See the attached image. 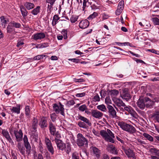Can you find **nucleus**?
<instances>
[{
    "label": "nucleus",
    "mask_w": 159,
    "mask_h": 159,
    "mask_svg": "<svg viewBox=\"0 0 159 159\" xmlns=\"http://www.w3.org/2000/svg\"><path fill=\"white\" fill-rule=\"evenodd\" d=\"M154 102L147 97H140L137 102V106L140 109L143 110L146 107H150L154 104Z\"/></svg>",
    "instance_id": "obj_1"
},
{
    "label": "nucleus",
    "mask_w": 159,
    "mask_h": 159,
    "mask_svg": "<svg viewBox=\"0 0 159 159\" xmlns=\"http://www.w3.org/2000/svg\"><path fill=\"white\" fill-rule=\"evenodd\" d=\"M91 149L93 152V155L95 159H99L101 157V151L95 147H92Z\"/></svg>",
    "instance_id": "obj_11"
},
{
    "label": "nucleus",
    "mask_w": 159,
    "mask_h": 159,
    "mask_svg": "<svg viewBox=\"0 0 159 159\" xmlns=\"http://www.w3.org/2000/svg\"><path fill=\"white\" fill-rule=\"evenodd\" d=\"M152 20L155 25H159V19L155 17L152 18Z\"/></svg>",
    "instance_id": "obj_46"
},
{
    "label": "nucleus",
    "mask_w": 159,
    "mask_h": 159,
    "mask_svg": "<svg viewBox=\"0 0 159 159\" xmlns=\"http://www.w3.org/2000/svg\"><path fill=\"white\" fill-rule=\"evenodd\" d=\"M53 110L57 114L59 113L62 116H65L64 109L63 107V105H62L60 102L59 103V105L57 104H53Z\"/></svg>",
    "instance_id": "obj_5"
},
{
    "label": "nucleus",
    "mask_w": 159,
    "mask_h": 159,
    "mask_svg": "<svg viewBox=\"0 0 159 159\" xmlns=\"http://www.w3.org/2000/svg\"><path fill=\"white\" fill-rule=\"evenodd\" d=\"M64 150L68 154L71 151V145L69 143H68L65 144Z\"/></svg>",
    "instance_id": "obj_26"
},
{
    "label": "nucleus",
    "mask_w": 159,
    "mask_h": 159,
    "mask_svg": "<svg viewBox=\"0 0 159 159\" xmlns=\"http://www.w3.org/2000/svg\"><path fill=\"white\" fill-rule=\"evenodd\" d=\"M30 113V107L28 106H27L25 107V114L27 116L29 117Z\"/></svg>",
    "instance_id": "obj_39"
},
{
    "label": "nucleus",
    "mask_w": 159,
    "mask_h": 159,
    "mask_svg": "<svg viewBox=\"0 0 159 159\" xmlns=\"http://www.w3.org/2000/svg\"><path fill=\"white\" fill-rule=\"evenodd\" d=\"M143 135L149 141H153V138L148 134L144 133L143 134Z\"/></svg>",
    "instance_id": "obj_35"
},
{
    "label": "nucleus",
    "mask_w": 159,
    "mask_h": 159,
    "mask_svg": "<svg viewBox=\"0 0 159 159\" xmlns=\"http://www.w3.org/2000/svg\"><path fill=\"white\" fill-rule=\"evenodd\" d=\"M60 18L57 15H55L53 17L52 25L53 26H55L57 23V21Z\"/></svg>",
    "instance_id": "obj_31"
},
{
    "label": "nucleus",
    "mask_w": 159,
    "mask_h": 159,
    "mask_svg": "<svg viewBox=\"0 0 159 159\" xmlns=\"http://www.w3.org/2000/svg\"><path fill=\"white\" fill-rule=\"evenodd\" d=\"M0 18L2 26L3 28H5L7 24V20L5 19L4 17L3 16L1 17Z\"/></svg>",
    "instance_id": "obj_32"
},
{
    "label": "nucleus",
    "mask_w": 159,
    "mask_h": 159,
    "mask_svg": "<svg viewBox=\"0 0 159 159\" xmlns=\"http://www.w3.org/2000/svg\"><path fill=\"white\" fill-rule=\"evenodd\" d=\"M97 108L98 110L103 112H106L107 110V108L104 104H101L98 106Z\"/></svg>",
    "instance_id": "obj_34"
},
{
    "label": "nucleus",
    "mask_w": 159,
    "mask_h": 159,
    "mask_svg": "<svg viewBox=\"0 0 159 159\" xmlns=\"http://www.w3.org/2000/svg\"><path fill=\"white\" fill-rule=\"evenodd\" d=\"M124 151L126 155L128 157L134 158V154L133 151L129 148L125 149H124Z\"/></svg>",
    "instance_id": "obj_18"
},
{
    "label": "nucleus",
    "mask_w": 159,
    "mask_h": 159,
    "mask_svg": "<svg viewBox=\"0 0 159 159\" xmlns=\"http://www.w3.org/2000/svg\"><path fill=\"white\" fill-rule=\"evenodd\" d=\"M138 145H143L145 144L146 143L143 140H141L140 139H138L136 141Z\"/></svg>",
    "instance_id": "obj_52"
},
{
    "label": "nucleus",
    "mask_w": 159,
    "mask_h": 159,
    "mask_svg": "<svg viewBox=\"0 0 159 159\" xmlns=\"http://www.w3.org/2000/svg\"><path fill=\"white\" fill-rule=\"evenodd\" d=\"M157 150L155 148H152L150 149L149 151L152 154L154 153L156 154Z\"/></svg>",
    "instance_id": "obj_62"
},
{
    "label": "nucleus",
    "mask_w": 159,
    "mask_h": 159,
    "mask_svg": "<svg viewBox=\"0 0 159 159\" xmlns=\"http://www.w3.org/2000/svg\"><path fill=\"white\" fill-rule=\"evenodd\" d=\"M52 135L55 136V138L54 140L55 139H60L61 138V135L58 132H56L54 133V135Z\"/></svg>",
    "instance_id": "obj_43"
},
{
    "label": "nucleus",
    "mask_w": 159,
    "mask_h": 159,
    "mask_svg": "<svg viewBox=\"0 0 159 159\" xmlns=\"http://www.w3.org/2000/svg\"><path fill=\"white\" fill-rule=\"evenodd\" d=\"M2 134L5 137L7 140L8 141L9 143H13L14 142L11 138L7 130L5 129L2 130Z\"/></svg>",
    "instance_id": "obj_15"
},
{
    "label": "nucleus",
    "mask_w": 159,
    "mask_h": 159,
    "mask_svg": "<svg viewBox=\"0 0 159 159\" xmlns=\"http://www.w3.org/2000/svg\"><path fill=\"white\" fill-rule=\"evenodd\" d=\"M107 108L110 117L112 118H116L117 116L116 113L113 107L111 105H108L107 107Z\"/></svg>",
    "instance_id": "obj_10"
},
{
    "label": "nucleus",
    "mask_w": 159,
    "mask_h": 159,
    "mask_svg": "<svg viewBox=\"0 0 159 159\" xmlns=\"http://www.w3.org/2000/svg\"><path fill=\"white\" fill-rule=\"evenodd\" d=\"M91 114L93 117L98 119L101 118L103 115L102 113L97 110H92Z\"/></svg>",
    "instance_id": "obj_8"
},
{
    "label": "nucleus",
    "mask_w": 159,
    "mask_h": 159,
    "mask_svg": "<svg viewBox=\"0 0 159 159\" xmlns=\"http://www.w3.org/2000/svg\"><path fill=\"white\" fill-rule=\"evenodd\" d=\"M7 32L9 33H11L15 32V29L11 23L9 24L7 28Z\"/></svg>",
    "instance_id": "obj_28"
},
{
    "label": "nucleus",
    "mask_w": 159,
    "mask_h": 159,
    "mask_svg": "<svg viewBox=\"0 0 159 159\" xmlns=\"http://www.w3.org/2000/svg\"><path fill=\"white\" fill-rule=\"evenodd\" d=\"M75 102L73 100H71L69 101H68L67 102L66 105L68 106H70L72 105H73L75 104Z\"/></svg>",
    "instance_id": "obj_53"
},
{
    "label": "nucleus",
    "mask_w": 159,
    "mask_h": 159,
    "mask_svg": "<svg viewBox=\"0 0 159 159\" xmlns=\"http://www.w3.org/2000/svg\"><path fill=\"white\" fill-rule=\"evenodd\" d=\"M16 106V107H12L10 109L12 113H15L17 114H19L20 113V105H17Z\"/></svg>",
    "instance_id": "obj_23"
},
{
    "label": "nucleus",
    "mask_w": 159,
    "mask_h": 159,
    "mask_svg": "<svg viewBox=\"0 0 159 159\" xmlns=\"http://www.w3.org/2000/svg\"><path fill=\"white\" fill-rule=\"evenodd\" d=\"M50 117L52 120L53 122H54L55 121L57 118V115L55 113H53L51 114Z\"/></svg>",
    "instance_id": "obj_48"
},
{
    "label": "nucleus",
    "mask_w": 159,
    "mask_h": 159,
    "mask_svg": "<svg viewBox=\"0 0 159 159\" xmlns=\"http://www.w3.org/2000/svg\"><path fill=\"white\" fill-rule=\"evenodd\" d=\"M98 15V13L96 12H94L93 14L90 15L87 18L89 20H92L93 19L95 18Z\"/></svg>",
    "instance_id": "obj_36"
},
{
    "label": "nucleus",
    "mask_w": 159,
    "mask_h": 159,
    "mask_svg": "<svg viewBox=\"0 0 159 159\" xmlns=\"http://www.w3.org/2000/svg\"><path fill=\"white\" fill-rule=\"evenodd\" d=\"M47 3L48 4V10L51 11V9L52 7V6L56 0H45Z\"/></svg>",
    "instance_id": "obj_24"
},
{
    "label": "nucleus",
    "mask_w": 159,
    "mask_h": 159,
    "mask_svg": "<svg viewBox=\"0 0 159 159\" xmlns=\"http://www.w3.org/2000/svg\"><path fill=\"white\" fill-rule=\"evenodd\" d=\"M100 134L107 141L112 143L114 142L113 139L115 137L114 134L110 129H107L106 130H101L100 131Z\"/></svg>",
    "instance_id": "obj_2"
},
{
    "label": "nucleus",
    "mask_w": 159,
    "mask_h": 159,
    "mask_svg": "<svg viewBox=\"0 0 159 159\" xmlns=\"http://www.w3.org/2000/svg\"><path fill=\"white\" fill-rule=\"evenodd\" d=\"M74 80L75 82L80 83L85 81V80L83 79H76V78H74Z\"/></svg>",
    "instance_id": "obj_59"
},
{
    "label": "nucleus",
    "mask_w": 159,
    "mask_h": 159,
    "mask_svg": "<svg viewBox=\"0 0 159 159\" xmlns=\"http://www.w3.org/2000/svg\"><path fill=\"white\" fill-rule=\"evenodd\" d=\"M24 5L26 9L28 10H30L34 8V6L33 3L29 2H26Z\"/></svg>",
    "instance_id": "obj_29"
},
{
    "label": "nucleus",
    "mask_w": 159,
    "mask_h": 159,
    "mask_svg": "<svg viewBox=\"0 0 159 159\" xmlns=\"http://www.w3.org/2000/svg\"><path fill=\"white\" fill-rule=\"evenodd\" d=\"M78 19V17L77 16H72L70 19V21L72 23H75L76 22Z\"/></svg>",
    "instance_id": "obj_57"
},
{
    "label": "nucleus",
    "mask_w": 159,
    "mask_h": 159,
    "mask_svg": "<svg viewBox=\"0 0 159 159\" xmlns=\"http://www.w3.org/2000/svg\"><path fill=\"white\" fill-rule=\"evenodd\" d=\"M147 51L150 52L152 53H154L156 54H159V52L154 49H148Z\"/></svg>",
    "instance_id": "obj_58"
},
{
    "label": "nucleus",
    "mask_w": 159,
    "mask_h": 159,
    "mask_svg": "<svg viewBox=\"0 0 159 159\" xmlns=\"http://www.w3.org/2000/svg\"><path fill=\"white\" fill-rule=\"evenodd\" d=\"M25 147L26 148V153L28 155L30 153L31 146L29 142L24 143Z\"/></svg>",
    "instance_id": "obj_27"
},
{
    "label": "nucleus",
    "mask_w": 159,
    "mask_h": 159,
    "mask_svg": "<svg viewBox=\"0 0 159 159\" xmlns=\"http://www.w3.org/2000/svg\"><path fill=\"white\" fill-rule=\"evenodd\" d=\"M129 124L125 123H119L118 125L120 127L121 129L124 130L126 131L128 128L129 125Z\"/></svg>",
    "instance_id": "obj_25"
},
{
    "label": "nucleus",
    "mask_w": 159,
    "mask_h": 159,
    "mask_svg": "<svg viewBox=\"0 0 159 159\" xmlns=\"http://www.w3.org/2000/svg\"><path fill=\"white\" fill-rule=\"evenodd\" d=\"M39 125L41 128L45 129L47 127L48 125L47 118L46 117H43L40 119Z\"/></svg>",
    "instance_id": "obj_13"
},
{
    "label": "nucleus",
    "mask_w": 159,
    "mask_h": 159,
    "mask_svg": "<svg viewBox=\"0 0 159 159\" xmlns=\"http://www.w3.org/2000/svg\"><path fill=\"white\" fill-rule=\"evenodd\" d=\"M120 96L123 99L126 100V101H128L129 99L131 98V96L129 93L128 88H126L123 89Z\"/></svg>",
    "instance_id": "obj_7"
},
{
    "label": "nucleus",
    "mask_w": 159,
    "mask_h": 159,
    "mask_svg": "<svg viewBox=\"0 0 159 159\" xmlns=\"http://www.w3.org/2000/svg\"><path fill=\"white\" fill-rule=\"evenodd\" d=\"M10 133L11 134H15L17 141L19 142L22 140L23 133L21 130H19V131H18L15 128L12 127L10 129Z\"/></svg>",
    "instance_id": "obj_4"
},
{
    "label": "nucleus",
    "mask_w": 159,
    "mask_h": 159,
    "mask_svg": "<svg viewBox=\"0 0 159 159\" xmlns=\"http://www.w3.org/2000/svg\"><path fill=\"white\" fill-rule=\"evenodd\" d=\"M123 9L120 7V8L117 7V10L116 11V14L117 15H120V13L122 12Z\"/></svg>",
    "instance_id": "obj_56"
},
{
    "label": "nucleus",
    "mask_w": 159,
    "mask_h": 159,
    "mask_svg": "<svg viewBox=\"0 0 159 159\" xmlns=\"http://www.w3.org/2000/svg\"><path fill=\"white\" fill-rule=\"evenodd\" d=\"M89 0H84L83 3L82 10L83 11H85V10L88 7L87 3L88 2Z\"/></svg>",
    "instance_id": "obj_38"
},
{
    "label": "nucleus",
    "mask_w": 159,
    "mask_h": 159,
    "mask_svg": "<svg viewBox=\"0 0 159 159\" xmlns=\"http://www.w3.org/2000/svg\"><path fill=\"white\" fill-rule=\"evenodd\" d=\"M61 34L63 35L64 36V38L65 39H66L67 38V31L66 30H63L62 31Z\"/></svg>",
    "instance_id": "obj_50"
},
{
    "label": "nucleus",
    "mask_w": 159,
    "mask_h": 159,
    "mask_svg": "<svg viewBox=\"0 0 159 159\" xmlns=\"http://www.w3.org/2000/svg\"><path fill=\"white\" fill-rule=\"evenodd\" d=\"M54 141L57 145L58 149L61 151L64 149V147L65 144L61 139H55Z\"/></svg>",
    "instance_id": "obj_9"
},
{
    "label": "nucleus",
    "mask_w": 159,
    "mask_h": 159,
    "mask_svg": "<svg viewBox=\"0 0 159 159\" xmlns=\"http://www.w3.org/2000/svg\"><path fill=\"white\" fill-rule=\"evenodd\" d=\"M113 100L114 102L118 107H125V104L123 103V101L119 98H116Z\"/></svg>",
    "instance_id": "obj_22"
},
{
    "label": "nucleus",
    "mask_w": 159,
    "mask_h": 159,
    "mask_svg": "<svg viewBox=\"0 0 159 159\" xmlns=\"http://www.w3.org/2000/svg\"><path fill=\"white\" fill-rule=\"evenodd\" d=\"M17 150L23 156H25L26 150L23 144L21 143H18L16 146Z\"/></svg>",
    "instance_id": "obj_12"
},
{
    "label": "nucleus",
    "mask_w": 159,
    "mask_h": 159,
    "mask_svg": "<svg viewBox=\"0 0 159 159\" xmlns=\"http://www.w3.org/2000/svg\"><path fill=\"white\" fill-rule=\"evenodd\" d=\"M89 25V22L87 20H82L79 23V27L83 29L87 28Z\"/></svg>",
    "instance_id": "obj_17"
},
{
    "label": "nucleus",
    "mask_w": 159,
    "mask_h": 159,
    "mask_svg": "<svg viewBox=\"0 0 159 159\" xmlns=\"http://www.w3.org/2000/svg\"><path fill=\"white\" fill-rule=\"evenodd\" d=\"M124 1H121L119 2L117 7L119 8H120V7L121 8H122V9H123L124 8Z\"/></svg>",
    "instance_id": "obj_54"
},
{
    "label": "nucleus",
    "mask_w": 159,
    "mask_h": 159,
    "mask_svg": "<svg viewBox=\"0 0 159 159\" xmlns=\"http://www.w3.org/2000/svg\"><path fill=\"white\" fill-rule=\"evenodd\" d=\"M34 159H43V156L40 154H37L35 153L34 155Z\"/></svg>",
    "instance_id": "obj_40"
},
{
    "label": "nucleus",
    "mask_w": 159,
    "mask_h": 159,
    "mask_svg": "<svg viewBox=\"0 0 159 159\" xmlns=\"http://www.w3.org/2000/svg\"><path fill=\"white\" fill-rule=\"evenodd\" d=\"M108 145L109 152L110 153L114 154H117L118 152L117 151V149L113 145L109 144Z\"/></svg>",
    "instance_id": "obj_20"
},
{
    "label": "nucleus",
    "mask_w": 159,
    "mask_h": 159,
    "mask_svg": "<svg viewBox=\"0 0 159 159\" xmlns=\"http://www.w3.org/2000/svg\"><path fill=\"white\" fill-rule=\"evenodd\" d=\"M49 132L51 135H54L56 132V128L52 123L50 121L49 124Z\"/></svg>",
    "instance_id": "obj_19"
},
{
    "label": "nucleus",
    "mask_w": 159,
    "mask_h": 159,
    "mask_svg": "<svg viewBox=\"0 0 159 159\" xmlns=\"http://www.w3.org/2000/svg\"><path fill=\"white\" fill-rule=\"evenodd\" d=\"M78 119L84 122V123L86 124L87 125L89 126L91 125V123L89 120L87 118L81 115H79L78 117Z\"/></svg>",
    "instance_id": "obj_21"
},
{
    "label": "nucleus",
    "mask_w": 159,
    "mask_h": 159,
    "mask_svg": "<svg viewBox=\"0 0 159 159\" xmlns=\"http://www.w3.org/2000/svg\"><path fill=\"white\" fill-rule=\"evenodd\" d=\"M45 55H38L35 57H34V60H38L41 58H43V57H45Z\"/></svg>",
    "instance_id": "obj_51"
},
{
    "label": "nucleus",
    "mask_w": 159,
    "mask_h": 159,
    "mask_svg": "<svg viewBox=\"0 0 159 159\" xmlns=\"http://www.w3.org/2000/svg\"><path fill=\"white\" fill-rule=\"evenodd\" d=\"M72 159H79V157L75 153H73L72 156Z\"/></svg>",
    "instance_id": "obj_64"
},
{
    "label": "nucleus",
    "mask_w": 159,
    "mask_h": 159,
    "mask_svg": "<svg viewBox=\"0 0 159 159\" xmlns=\"http://www.w3.org/2000/svg\"><path fill=\"white\" fill-rule=\"evenodd\" d=\"M119 93V91L116 90H111L110 91V93L112 96H116Z\"/></svg>",
    "instance_id": "obj_44"
},
{
    "label": "nucleus",
    "mask_w": 159,
    "mask_h": 159,
    "mask_svg": "<svg viewBox=\"0 0 159 159\" xmlns=\"http://www.w3.org/2000/svg\"><path fill=\"white\" fill-rule=\"evenodd\" d=\"M20 11L22 16L24 18L27 16V12L25 8L23 6L20 7Z\"/></svg>",
    "instance_id": "obj_33"
},
{
    "label": "nucleus",
    "mask_w": 159,
    "mask_h": 159,
    "mask_svg": "<svg viewBox=\"0 0 159 159\" xmlns=\"http://www.w3.org/2000/svg\"><path fill=\"white\" fill-rule=\"evenodd\" d=\"M105 103L108 105V106L111 104V101L109 97L107 96L106 97L105 99Z\"/></svg>",
    "instance_id": "obj_42"
},
{
    "label": "nucleus",
    "mask_w": 159,
    "mask_h": 159,
    "mask_svg": "<svg viewBox=\"0 0 159 159\" xmlns=\"http://www.w3.org/2000/svg\"><path fill=\"white\" fill-rule=\"evenodd\" d=\"M12 25L13 26L16 28H19L21 26L20 24L18 23H16L15 22H11Z\"/></svg>",
    "instance_id": "obj_49"
},
{
    "label": "nucleus",
    "mask_w": 159,
    "mask_h": 159,
    "mask_svg": "<svg viewBox=\"0 0 159 159\" xmlns=\"http://www.w3.org/2000/svg\"><path fill=\"white\" fill-rule=\"evenodd\" d=\"M45 142L46 145L47 149L48 151L51 153L52 155L53 154L54 152V151L52 146V143L51 141L48 138H45Z\"/></svg>",
    "instance_id": "obj_6"
},
{
    "label": "nucleus",
    "mask_w": 159,
    "mask_h": 159,
    "mask_svg": "<svg viewBox=\"0 0 159 159\" xmlns=\"http://www.w3.org/2000/svg\"><path fill=\"white\" fill-rule=\"evenodd\" d=\"M85 95V93L84 92L77 93L76 95V96L78 97H82L84 96Z\"/></svg>",
    "instance_id": "obj_61"
},
{
    "label": "nucleus",
    "mask_w": 159,
    "mask_h": 159,
    "mask_svg": "<svg viewBox=\"0 0 159 159\" xmlns=\"http://www.w3.org/2000/svg\"><path fill=\"white\" fill-rule=\"evenodd\" d=\"M40 7L38 6L32 11V13L34 15H37L39 12Z\"/></svg>",
    "instance_id": "obj_37"
},
{
    "label": "nucleus",
    "mask_w": 159,
    "mask_h": 159,
    "mask_svg": "<svg viewBox=\"0 0 159 159\" xmlns=\"http://www.w3.org/2000/svg\"><path fill=\"white\" fill-rule=\"evenodd\" d=\"M86 124L81 121H79L78 123V125L80 127L84 128H86Z\"/></svg>",
    "instance_id": "obj_41"
},
{
    "label": "nucleus",
    "mask_w": 159,
    "mask_h": 159,
    "mask_svg": "<svg viewBox=\"0 0 159 159\" xmlns=\"http://www.w3.org/2000/svg\"><path fill=\"white\" fill-rule=\"evenodd\" d=\"M45 37V35L43 33H38L32 36L33 39L35 40L41 39L44 38Z\"/></svg>",
    "instance_id": "obj_14"
},
{
    "label": "nucleus",
    "mask_w": 159,
    "mask_h": 159,
    "mask_svg": "<svg viewBox=\"0 0 159 159\" xmlns=\"http://www.w3.org/2000/svg\"><path fill=\"white\" fill-rule=\"evenodd\" d=\"M78 109L79 110L81 111H84L86 109H87V107L85 105H82L81 106H80Z\"/></svg>",
    "instance_id": "obj_45"
},
{
    "label": "nucleus",
    "mask_w": 159,
    "mask_h": 159,
    "mask_svg": "<svg viewBox=\"0 0 159 159\" xmlns=\"http://www.w3.org/2000/svg\"><path fill=\"white\" fill-rule=\"evenodd\" d=\"M130 113L133 117L135 118H137L138 117L137 113L133 110H131Z\"/></svg>",
    "instance_id": "obj_47"
},
{
    "label": "nucleus",
    "mask_w": 159,
    "mask_h": 159,
    "mask_svg": "<svg viewBox=\"0 0 159 159\" xmlns=\"http://www.w3.org/2000/svg\"><path fill=\"white\" fill-rule=\"evenodd\" d=\"M38 125V120L37 118L34 117L32 120L31 123V128L33 130V131H36Z\"/></svg>",
    "instance_id": "obj_16"
},
{
    "label": "nucleus",
    "mask_w": 159,
    "mask_h": 159,
    "mask_svg": "<svg viewBox=\"0 0 159 159\" xmlns=\"http://www.w3.org/2000/svg\"><path fill=\"white\" fill-rule=\"evenodd\" d=\"M124 109L129 113L130 112V111H131V110H132V107L130 106L125 107Z\"/></svg>",
    "instance_id": "obj_60"
},
{
    "label": "nucleus",
    "mask_w": 159,
    "mask_h": 159,
    "mask_svg": "<svg viewBox=\"0 0 159 159\" xmlns=\"http://www.w3.org/2000/svg\"><path fill=\"white\" fill-rule=\"evenodd\" d=\"M77 144L78 146L87 147L88 145L87 139L81 133H78L77 135Z\"/></svg>",
    "instance_id": "obj_3"
},
{
    "label": "nucleus",
    "mask_w": 159,
    "mask_h": 159,
    "mask_svg": "<svg viewBox=\"0 0 159 159\" xmlns=\"http://www.w3.org/2000/svg\"><path fill=\"white\" fill-rule=\"evenodd\" d=\"M136 129L135 128L133 127L132 125H129L128 128L127 130L126 131L131 133H134L135 132Z\"/></svg>",
    "instance_id": "obj_30"
},
{
    "label": "nucleus",
    "mask_w": 159,
    "mask_h": 159,
    "mask_svg": "<svg viewBox=\"0 0 159 159\" xmlns=\"http://www.w3.org/2000/svg\"><path fill=\"white\" fill-rule=\"evenodd\" d=\"M100 100V98L99 95L97 94L93 97V101L95 102H98Z\"/></svg>",
    "instance_id": "obj_55"
},
{
    "label": "nucleus",
    "mask_w": 159,
    "mask_h": 159,
    "mask_svg": "<svg viewBox=\"0 0 159 159\" xmlns=\"http://www.w3.org/2000/svg\"><path fill=\"white\" fill-rule=\"evenodd\" d=\"M92 132L95 135L98 136H99L100 134L98 131H96L95 129H93Z\"/></svg>",
    "instance_id": "obj_63"
}]
</instances>
